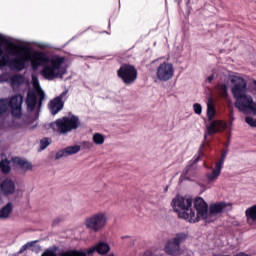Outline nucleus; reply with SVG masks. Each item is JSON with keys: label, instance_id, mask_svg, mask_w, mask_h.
Listing matches in <instances>:
<instances>
[{"label": "nucleus", "instance_id": "nucleus-1", "mask_svg": "<svg viewBox=\"0 0 256 256\" xmlns=\"http://www.w3.org/2000/svg\"><path fill=\"white\" fill-rule=\"evenodd\" d=\"M175 213L179 219H185L189 223H198L200 219H207V202L201 197H198L194 200V209L193 199L177 195L173 198L171 203ZM195 211L197 214H195Z\"/></svg>", "mask_w": 256, "mask_h": 256}, {"label": "nucleus", "instance_id": "nucleus-2", "mask_svg": "<svg viewBox=\"0 0 256 256\" xmlns=\"http://www.w3.org/2000/svg\"><path fill=\"white\" fill-rule=\"evenodd\" d=\"M6 51L9 55H17L12 59L11 65L16 71H23L27 65V61H31L33 69L43 66L45 63H49V56L45 52H33L32 54H21L27 53L29 48L27 46L12 43V46L7 47Z\"/></svg>", "mask_w": 256, "mask_h": 256}, {"label": "nucleus", "instance_id": "nucleus-3", "mask_svg": "<svg viewBox=\"0 0 256 256\" xmlns=\"http://www.w3.org/2000/svg\"><path fill=\"white\" fill-rule=\"evenodd\" d=\"M232 83H235L232 87V94L236 99L234 104L236 109L242 113L247 110L256 113V103L253 101V97L247 95V81L241 77H234Z\"/></svg>", "mask_w": 256, "mask_h": 256}, {"label": "nucleus", "instance_id": "nucleus-4", "mask_svg": "<svg viewBox=\"0 0 256 256\" xmlns=\"http://www.w3.org/2000/svg\"><path fill=\"white\" fill-rule=\"evenodd\" d=\"M79 117L73 115L72 117L64 116L56 121L50 123V129H52L55 133H59L60 135H66V133H71V131H75V129H79Z\"/></svg>", "mask_w": 256, "mask_h": 256}, {"label": "nucleus", "instance_id": "nucleus-5", "mask_svg": "<svg viewBox=\"0 0 256 256\" xmlns=\"http://www.w3.org/2000/svg\"><path fill=\"white\" fill-rule=\"evenodd\" d=\"M49 65H46L42 69V75L48 81H53L59 77L65 75V68H63V63H65L64 57L56 56L54 59L49 61Z\"/></svg>", "mask_w": 256, "mask_h": 256}, {"label": "nucleus", "instance_id": "nucleus-6", "mask_svg": "<svg viewBox=\"0 0 256 256\" xmlns=\"http://www.w3.org/2000/svg\"><path fill=\"white\" fill-rule=\"evenodd\" d=\"M111 251V246L107 242H98L93 247L86 250V252L81 250H68L64 253H61L59 256H87L93 255V253H98V255H107Z\"/></svg>", "mask_w": 256, "mask_h": 256}, {"label": "nucleus", "instance_id": "nucleus-7", "mask_svg": "<svg viewBox=\"0 0 256 256\" xmlns=\"http://www.w3.org/2000/svg\"><path fill=\"white\" fill-rule=\"evenodd\" d=\"M215 106L211 103L207 106V117L210 124L207 126L208 135H215V133H221V131H225L227 129V122L222 120H213L216 115Z\"/></svg>", "mask_w": 256, "mask_h": 256}, {"label": "nucleus", "instance_id": "nucleus-8", "mask_svg": "<svg viewBox=\"0 0 256 256\" xmlns=\"http://www.w3.org/2000/svg\"><path fill=\"white\" fill-rule=\"evenodd\" d=\"M117 77L121 79L124 85H133L139 77V72H137L135 65L124 63L117 70Z\"/></svg>", "mask_w": 256, "mask_h": 256}, {"label": "nucleus", "instance_id": "nucleus-9", "mask_svg": "<svg viewBox=\"0 0 256 256\" xmlns=\"http://www.w3.org/2000/svg\"><path fill=\"white\" fill-rule=\"evenodd\" d=\"M84 225L86 229H90L94 233H99L102 229H105L107 225V213L97 212L92 216L85 219Z\"/></svg>", "mask_w": 256, "mask_h": 256}, {"label": "nucleus", "instance_id": "nucleus-10", "mask_svg": "<svg viewBox=\"0 0 256 256\" xmlns=\"http://www.w3.org/2000/svg\"><path fill=\"white\" fill-rule=\"evenodd\" d=\"M156 75L159 81H169L173 79V75H175V69L173 68V64L167 62L160 64L157 69Z\"/></svg>", "mask_w": 256, "mask_h": 256}, {"label": "nucleus", "instance_id": "nucleus-11", "mask_svg": "<svg viewBox=\"0 0 256 256\" xmlns=\"http://www.w3.org/2000/svg\"><path fill=\"white\" fill-rule=\"evenodd\" d=\"M67 93H69L68 90L63 91L59 96L51 100L50 102V111L52 115H57L59 111H61L65 105V101H67Z\"/></svg>", "mask_w": 256, "mask_h": 256}, {"label": "nucleus", "instance_id": "nucleus-12", "mask_svg": "<svg viewBox=\"0 0 256 256\" xmlns=\"http://www.w3.org/2000/svg\"><path fill=\"white\" fill-rule=\"evenodd\" d=\"M17 191V185L11 178H5L0 183V193L3 197H11Z\"/></svg>", "mask_w": 256, "mask_h": 256}, {"label": "nucleus", "instance_id": "nucleus-13", "mask_svg": "<svg viewBox=\"0 0 256 256\" xmlns=\"http://www.w3.org/2000/svg\"><path fill=\"white\" fill-rule=\"evenodd\" d=\"M0 43H5V44H9L10 46L8 47H13L11 41H9L8 39H6L3 35L0 34ZM0 68H3V67H10V69H14L15 71H17V68L13 67L11 65L13 59L10 60L9 58V55L5 54L3 55V48L0 44Z\"/></svg>", "mask_w": 256, "mask_h": 256}, {"label": "nucleus", "instance_id": "nucleus-14", "mask_svg": "<svg viewBox=\"0 0 256 256\" xmlns=\"http://www.w3.org/2000/svg\"><path fill=\"white\" fill-rule=\"evenodd\" d=\"M21 105H23V95L16 94L11 97L8 102V107L11 108L13 117H21Z\"/></svg>", "mask_w": 256, "mask_h": 256}, {"label": "nucleus", "instance_id": "nucleus-15", "mask_svg": "<svg viewBox=\"0 0 256 256\" xmlns=\"http://www.w3.org/2000/svg\"><path fill=\"white\" fill-rule=\"evenodd\" d=\"M201 155H203V152L200 151L199 156L189 161L188 165L185 167L184 171L180 176V181H191V178H189V173L191 172V170L197 169V163L201 161Z\"/></svg>", "mask_w": 256, "mask_h": 256}, {"label": "nucleus", "instance_id": "nucleus-16", "mask_svg": "<svg viewBox=\"0 0 256 256\" xmlns=\"http://www.w3.org/2000/svg\"><path fill=\"white\" fill-rule=\"evenodd\" d=\"M81 151V147L79 145L68 146L60 151H58L55 155V159L59 160L63 157H69V155H77Z\"/></svg>", "mask_w": 256, "mask_h": 256}, {"label": "nucleus", "instance_id": "nucleus-17", "mask_svg": "<svg viewBox=\"0 0 256 256\" xmlns=\"http://www.w3.org/2000/svg\"><path fill=\"white\" fill-rule=\"evenodd\" d=\"M227 207V203L225 202H219V203H215L209 205L207 204V218L209 219V217H213L214 215H219V213H223V209H225Z\"/></svg>", "mask_w": 256, "mask_h": 256}, {"label": "nucleus", "instance_id": "nucleus-18", "mask_svg": "<svg viewBox=\"0 0 256 256\" xmlns=\"http://www.w3.org/2000/svg\"><path fill=\"white\" fill-rule=\"evenodd\" d=\"M26 105L29 111H35V107H37V93L35 91H29L27 93Z\"/></svg>", "mask_w": 256, "mask_h": 256}, {"label": "nucleus", "instance_id": "nucleus-19", "mask_svg": "<svg viewBox=\"0 0 256 256\" xmlns=\"http://www.w3.org/2000/svg\"><path fill=\"white\" fill-rule=\"evenodd\" d=\"M165 249L167 255H177L181 249V246L177 242L170 240L167 242Z\"/></svg>", "mask_w": 256, "mask_h": 256}, {"label": "nucleus", "instance_id": "nucleus-20", "mask_svg": "<svg viewBox=\"0 0 256 256\" xmlns=\"http://www.w3.org/2000/svg\"><path fill=\"white\" fill-rule=\"evenodd\" d=\"M13 213V203L8 202L0 209V219H9Z\"/></svg>", "mask_w": 256, "mask_h": 256}, {"label": "nucleus", "instance_id": "nucleus-21", "mask_svg": "<svg viewBox=\"0 0 256 256\" xmlns=\"http://www.w3.org/2000/svg\"><path fill=\"white\" fill-rule=\"evenodd\" d=\"M221 169L219 166L215 165V169L212 170V172H208L206 174V179L208 183H215L217 179H219V176L221 175Z\"/></svg>", "mask_w": 256, "mask_h": 256}, {"label": "nucleus", "instance_id": "nucleus-22", "mask_svg": "<svg viewBox=\"0 0 256 256\" xmlns=\"http://www.w3.org/2000/svg\"><path fill=\"white\" fill-rule=\"evenodd\" d=\"M12 87H21L25 83V78L21 74H16L10 77Z\"/></svg>", "mask_w": 256, "mask_h": 256}, {"label": "nucleus", "instance_id": "nucleus-23", "mask_svg": "<svg viewBox=\"0 0 256 256\" xmlns=\"http://www.w3.org/2000/svg\"><path fill=\"white\" fill-rule=\"evenodd\" d=\"M14 163H16V165H19V167H21L22 169H26V171L33 169V165L31 164V162H27L21 158H15Z\"/></svg>", "mask_w": 256, "mask_h": 256}, {"label": "nucleus", "instance_id": "nucleus-24", "mask_svg": "<svg viewBox=\"0 0 256 256\" xmlns=\"http://www.w3.org/2000/svg\"><path fill=\"white\" fill-rule=\"evenodd\" d=\"M8 159H3L0 161V169L4 175H9L11 173V166L9 165Z\"/></svg>", "mask_w": 256, "mask_h": 256}, {"label": "nucleus", "instance_id": "nucleus-25", "mask_svg": "<svg viewBox=\"0 0 256 256\" xmlns=\"http://www.w3.org/2000/svg\"><path fill=\"white\" fill-rule=\"evenodd\" d=\"M246 217L248 221H256V204L246 209Z\"/></svg>", "mask_w": 256, "mask_h": 256}, {"label": "nucleus", "instance_id": "nucleus-26", "mask_svg": "<svg viewBox=\"0 0 256 256\" xmlns=\"http://www.w3.org/2000/svg\"><path fill=\"white\" fill-rule=\"evenodd\" d=\"M92 139L95 145H103L105 143V136L101 133H95Z\"/></svg>", "mask_w": 256, "mask_h": 256}, {"label": "nucleus", "instance_id": "nucleus-27", "mask_svg": "<svg viewBox=\"0 0 256 256\" xmlns=\"http://www.w3.org/2000/svg\"><path fill=\"white\" fill-rule=\"evenodd\" d=\"M186 239H187V234L178 233L172 240L181 247V243H183V241H185Z\"/></svg>", "mask_w": 256, "mask_h": 256}, {"label": "nucleus", "instance_id": "nucleus-28", "mask_svg": "<svg viewBox=\"0 0 256 256\" xmlns=\"http://www.w3.org/2000/svg\"><path fill=\"white\" fill-rule=\"evenodd\" d=\"M217 89L220 97L227 98V84H218Z\"/></svg>", "mask_w": 256, "mask_h": 256}, {"label": "nucleus", "instance_id": "nucleus-29", "mask_svg": "<svg viewBox=\"0 0 256 256\" xmlns=\"http://www.w3.org/2000/svg\"><path fill=\"white\" fill-rule=\"evenodd\" d=\"M9 109V102L4 99H0V115L7 113Z\"/></svg>", "mask_w": 256, "mask_h": 256}, {"label": "nucleus", "instance_id": "nucleus-30", "mask_svg": "<svg viewBox=\"0 0 256 256\" xmlns=\"http://www.w3.org/2000/svg\"><path fill=\"white\" fill-rule=\"evenodd\" d=\"M227 150L222 151V155L220 160L215 164L216 167H219L220 169H223V163H225V159H227Z\"/></svg>", "mask_w": 256, "mask_h": 256}, {"label": "nucleus", "instance_id": "nucleus-31", "mask_svg": "<svg viewBox=\"0 0 256 256\" xmlns=\"http://www.w3.org/2000/svg\"><path fill=\"white\" fill-rule=\"evenodd\" d=\"M50 145H51V139L43 138L42 140H40V149H41V151L45 150Z\"/></svg>", "mask_w": 256, "mask_h": 256}, {"label": "nucleus", "instance_id": "nucleus-32", "mask_svg": "<svg viewBox=\"0 0 256 256\" xmlns=\"http://www.w3.org/2000/svg\"><path fill=\"white\" fill-rule=\"evenodd\" d=\"M37 96L39 97L38 105L39 107H41L43 101L45 100V92L42 89H40L37 91Z\"/></svg>", "mask_w": 256, "mask_h": 256}, {"label": "nucleus", "instance_id": "nucleus-33", "mask_svg": "<svg viewBox=\"0 0 256 256\" xmlns=\"http://www.w3.org/2000/svg\"><path fill=\"white\" fill-rule=\"evenodd\" d=\"M245 122L247 123V125H249L250 127H255L256 128V119H254L251 116H247L245 118Z\"/></svg>", "mask_w": 256, "mask_h": 256}, {"label": "nucleus", "instance_id": "nucleus-34", "mask_svg": "<svg viewBox=\"0 0 256 256\" xmlns=\"http://www.w3.org/2000/svg\"><path fill=\"white\" fill-rule=\"evenodd\" d=\"M193 109H194V112L196 113V115H201V113H203V107L199 103H195L193 105Z\"/></svg>", "mask_w": 256, "mask_h": 256}, {"label": "nucleus", "instance_id": "nucleus-35", "mask_svg": "<svg viewBox=\"0 0 256 256\" xmlns=\"http://www.w3.org/2000/svg\"><path fill=\"white\" fill-rule=\"evenodd\" d=\"M41 256H57V254L55 253V251L47 249L42 253Z\"/></svg>", "mask_w": 256, "mask_h": 256}, {"label": "nucleus", "instance_id": "nucleus-36", "mask_svg": "<svg viewBox=\"0 0 256 256\" xmlns=\"http://www.w3.org/2000/svg\"><path fill=\"white\" fill-rule=\"evenodd\" d=\"M82 147H83L84 149H91V148H93V143H91V142H89V141L83 142V143H82Z\"/></svg>", "mask_w": 256, "mask_h": 256}, {"label": "nucleus", "instance_id": "nucleus-37", "mask_svg": "<svg viewBox=\"0 0 256 256\" xmlns=\"http://www.w3.org/2000/svg\"><path fill=\"white\" fill-rule=\"evenodd\" d=\"M63 221H65V218L63 217L55 218L53 221V225H59V223H63Z\"/></svg>", "mask_w": 256, "mask_h": 256}, {"label": "nucleus", "instance_id": "nucleus-38", "mask_svg": "<svg viewBox=\"0 0 256 256\" xmlns=\"http://www.w3.org/2000/svg\"><path fill=\"white\" fill-rule=\"evenodd\" d=\"M213 79H215V75H210L209 77H208V81H209V83H211V81H213Z\"/></svg>", "mask_w": 256, "mask_h": 256}, {"label": "nucleus", "instance_id": "nucleus-39", "mask_svg": "<svg viewBox=\"0 0 256 256\" xmlns=\"http://www.w3.org/2000/svg\"><path fill=\"white\" fill-rule=\"evenodd\" d=\"M168 189H169V186H167V187L165 188V192H167V191H168Z\"/></svg>", "mask_w": 256, "mask_h": 256}, {"label": "nucleus", "instance_id": "nucleus-40", "mask_svg": "<svg viewBox=\"0 0 256 256\" xmlns=\"http://www.w3.org/2000/svg\"><path fill=\"white\" fill-rule=\"evenodd\" d=\"M253 85H255V86H256V80H253Z\"/></svg>", "mask_w": 256, "mask_h": 256}, {"label": "nucleus", "instance_id": "nucleus-41", "mask_svg": "<svg viewBox=\"0 0 256 256\" xmlns=\"http://www.w3.org/2000/svg\"><path fill=\"white\" fill-rule=\"evenodd\" d=\"M149 252H146L145 255H147Z\"/></svg>", "mask_w": 256, "mask_h": 256}]
</instances>
